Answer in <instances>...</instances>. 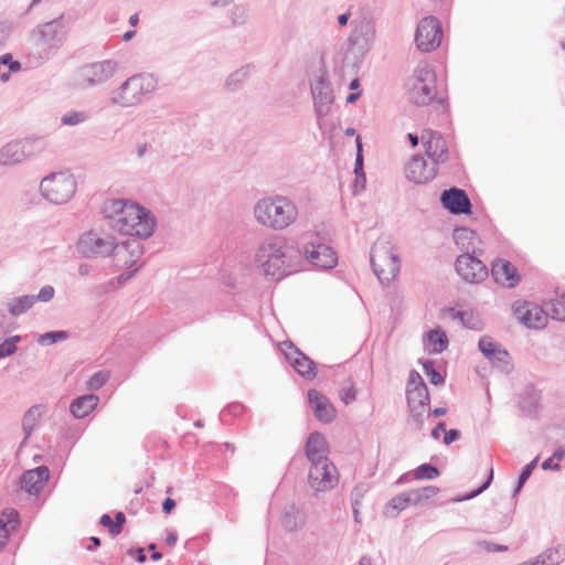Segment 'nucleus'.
Returning <instances> with one entry per match:
<instances>
[{"label": "nucleus", "instance_id": "1", "mask_svg": "<svg viewBox=\"0 0 565 565\" xmlns=\"http://www.w3.org/2000/svg\"><path fill=\"white\" fill-rule=\"evenodd\" d=\"M103 213L110 228L143 239L153 234L157 225L156 217L149 210L121 199L105 202Z\"/></svg>", "mask_w": 565, "mask_h": 565}, {"label": "nucleus", "instance_id": "2", "mask_svg": "<svg viewBox=\"0 0 565 565\" xmlns=\"http://www.w3.org/2000/svg\"><path fill=\"white\" fill-rule=\"evenodd\" d=\"M299 253L282 236L265 239L256 250L255 262L265 277L279 281L296 271Z\"/></svg>", "mask_w": 565, "mask_h": 565}, {"label": "nucleus", "instance_id": "3", "mask_svg": "<svg viewBox=\"0 0 565 565\" xmlns=\"http://www.w3.org/2000/svg\"><path fill=\"white\" fill-rule=\"evenodd\" d=\"M67 39L63 15L39 24L31 33V46L26 53V64L39 67L56 55Z\"/></svg>", "mask_w": 565, "mask_h": 565}, {"label": "nucleus", "instance_id": "4", "mask_svg": "<svg viewBox=\"0 0 565 565\" xmlns=\"http://www.w3.org/2000/svg\"><path fill=\"white\" fill-rule=\"evenodd\" d=\"M254 215L263 226L281 231L297 220L298 209L288 198L275 195L259 200L254 206Z\"/></svg>", "mask_w": 565, "mask_h": 565}, {"label": "nucleus", "instance_id": "5", "mask_svg": "<svg viewBox=\"0 0 565 565\" xmlns=\"http://www.w3.org/2000/svg\"><path fill=\"white\" fill-rule=\"evenodd\" d=\"M157 85L158 82L152 74H135L113 90L110 103L125 108L141 105L151 97Z\"/></svg>", "mask_w": 565, "mask_h": 565}, {"label": "nucleus", "instance_id": "6", "mask_svg": "<svg viewBox=\"0 0 565 565\" xmlns=\"http://www.w3.org/2000/svg\"><path fill=\"white\" fill-rule=\"evenodd\" d=\"M370 259L375 276L383 285H388L399 273V257L388 241H376L371 247Z\"/></svg>", "mask_w": 565, "mask_h": 565}, {"label": "nucleus", "instance_id": "7", "mask_svg": "<svg viewBox=\"0 0 565 565\" xmlns=\"http://www.w3.org/2000/svg\"><path fill=\"white\" fill-rule=\"evenodd\" d=\"M77 183L68 171L52 172L40 183V191L53 204L68 202L76 192Z\"/></svg>", "mask_w": 565, "mask_h": 565}, {"label": "nucleus", "instance_id": "8", "mask_svg": "<svg viewBox=\"0 0 565 565\" xmlns=\"http://www.w3.org/2000/svg\"><path fill=\"white\" fill-rule=\"evenodd\" d=\"M408 98L417 106H426L437 97L436 74L427 65L417 66L407 83Z\"/></svg>", "mask_w": 565, "mask_h": 565}, {"label": "nucleus", "instance_id": "9", "mask_svg": "<svg viewBox=\"0 0 565 565\" xmlns=\"http://www.w3.org/2000/svg\"><path fill=\"white\" fill-rule=\"evenodd\" d=\"M43 138L12 140L0 148V166L21 163L26 158L36 156L45 149Z\"/></svg>", "mask_w": 565, "mask_h": 565}, {"label": "nucleus", "instance_id": "10", "mask_svg": "<svg viewBox=\"0 0 565 565\" xmlns=\"http://www.w3.org/2000/svg\"><path fill=\"white\" fill-rule=\"evenodd\" d=\"M116 246L114 236L89 231L81 235L77 250L85 258H105L110 255L115 258Z\"/></svg>", "mask_w": 565, "mask_h": 565}, {"label": "nucleus", "instance_id": "11", "mask_svg": "<svg viewBox=\"0 0 565 565\" xmlns=\"http://www.w3.org/2000/svg\"><path fill=\"white\" fill-rule=\"evenodd\" d=\"M443 30L439 21L433 17L420 20L415 33V43L419 51L431 52L440 45Z\"/></svg>", "mask_w": 565, "mask_h": 565}, {"label": "nucleus", "instance_id": "12", "mask_svg": "<svg viewBox=\"0 0 565 565\" xmlns=\"http://www.w3.org/2000/svg\"><path fill=\"white\" fill-rule=\"evenodd\" d=\"M311 94L317 118L320 120L329 115L334 102V94L328 73L323 71L318 79L311 84Z\"/></svg>", "mask_w": 565, "mask_h": 565}, {"label": "nucleus", "instance_id": "13", "mask_svg": "<svg viewBox=\"0 0 565 565\" xmlns=\"http://www.w3.org/2000/svg\"><path fill=\"white\" fill-rule=\"evenodd\" d=\"M457 274L467 282L479 284L483 281L489 273L487 266L475 256V252L459 255L455 263Z\"/></svg>", "mask_w": 565, "mask_h": 565}, {"label": "nucleus", "instance_id": "14", "mask_svg": "<svg viewBox=\"0 0 565 565\" xmlns=\"http://www.w3.org/2000/svg\"><path fill=\"white\" fill-rule=\"evenodd\" d=\"M311 466L308 475L309 486L316 491H327L334 487L338 479L335 477V466L330 460L310 461Z\"/></svg>", "mask_w": 565, "mask_h": 565}, {"label": "nucleus", "instance_id": "15", "mask_svg": "<svg viewBox=\"0 0 565 565\" xmlns=\"http://www.w3.org/2000/svg\"><path fill=\"white\" fill-rule=\"evenodd\" d=\"M117 67V62L113 60H104L84 66L81 70L82 86L89 88L104 84L114 76Z\"/></svg>", "mask_w": 565, "mask_h": 565}, {"label": "nucleus", "instance_id": "16", "mask_svg": "<svg viewBox=\"0 0 565 565\" xmlns=\"http://www.w3.org/2000/svg\"><path fill=\"white\" fill-rule=\"evenodd\" d=\"M282 350L294 370L306 380H313L317 376V365L313 360L301 352L291 341L284 342Z\"/></svg>", "mask_w": 565, "mask_h": 565}, {"label": "nucleus", "instance_id": "17", "mask_svg": "<svg viewBox=\"0 0 565 565\" xmlns=\"http://www.w3.org/2000/svg\"><path fill=\"white\" fill-rule=\"evenodd\" d=\"M305 254L312 265L321 269H331L338 263L333 248L318 239L306 244Z\"/></svg>", "mask_w": 565, "mask_h": 565}, {"label": "nucleus", "instance_id": "18", "mask_svg": "<svg viewBox=\"0 0 565 565\" xmlns=\"http://www.w3.org/2000/svg\"><path fill=\"white\" fill-rule=\"evenodd\" d=\"M440 202L443 207L454 215L471 214L472 205L468 194L457 186L444 190Z\"/></svg>", "mask_w": 565, "mask_h": 565}, {"label": "nucleus", "instance_id": "19", "mask_svg": "<svg viewBox=\"0 0 565 565\" xmlns=\"http://www.w3.org/2000/svg\"><path fill=\"white\" fill-rule=\"evenodd\" d=\"M436 174V167L433 163L428 167L427 161L420 154L413 156L405 166L406 179L415 184L430 182Z\"/></svg>", "mask_w": 565, "mask_h": 565}, {"label": "nucleus", "instance_id": "20", "mask_svg": "<svg viewBox=\"0 0 565 565\" xmlns=\"http://www.w3.org/2000/svg\"><path fill=\"white\" fill-rule=\"evenodd\" d=\"M422 141L425 147L427 157L436 167L438 163H444L448 159V149L445 139L439 132L425 130L422 134Z\"/></svg>", "mask_w": 565, "mask_h": 565}, {"label": "nucleus", "instance_id": "21", "mask_svg": "<svg viewBox=\"0 0 565 565\" xmlns=\"http://www.w3.org/2000/svg\"><path fill=\"white\" fill-rule=\"evenodd\" d=\"M491 276L497 284L507 288H514L521 281L516 267L507 259L497 258L491 264Z\"/></svg>", "mask_w": 565, "mask_h": 565}, {"label": "nucleus", "instance_id": "22", "mask_svg": "<svg viewBox=\"0 0 565 565\" xmlns=\"http://www.w3.org/2000/svg\"><path fill=\"white\" fill-rule=\"evenodd\" d=\"M142 254L143 247L139 237L117 243L115 253L116 266H119L122 262V265L126 266L127 269L134 268Z\"/></svg>", "mask_w": 565, "mask_h": 565}, {"label": "nucleus", "instance_id": "23", "mask_svg": "<svg viewBox=\"0 0 565 565\" xmlns=\"http://www.w3.org/2000/svg\"><path fill=\"white\" fill-rule=\"evenodd\" d=\"M50 478V470L46 466H39L24 471L20 477L21 490L29 494H39Z\"/></svg>", "mask_w": 565, "mask_h": 565}, {"label": "nucleus", "instance_id": "24", "mask_svg": "<svg viewBox=\"0 0 565 565\" xmlns=\"http://www.w3.org/2000/svg\"><path fill=\"white\" fill-rule=\"evenodd\" d=\"M308 399L312 407L316 418L323 423L329 424L334 420L337 409L330 399L315 388L308 391Z\"/></svg>", "mask_w": 565, "mask_h": 565}, {"label": "nucleus", "instance_id": "25", "mask_svg": "<svg viewBox=\"0 0 565 565\" xmlns=\"http://www.w3.org/2000/svg\"><path fill=\"white\" fill-rule=\"evenodd\" d=\"M353 23L354 30L349 41L361 49L367 47L375 32L372 19L364 14L360 20H354Z\"/></svg>", "mask_w": 565, "mask_h": 565}, {"label": "nucleus", "instance_id": "26", "mask_svg": "<svg viewBox=\"0 0 565 565\" xmlns=\"http://www.w3.org/2000/svg\"><path fill=\"white\" fill-rule=\"evenodd\" d=\"M518 318L527 328H541L545 326V311L536 306L525 302L523 306L514 307Z\"/></svg>", "mask_w": 565, "mask_h": 565}, {"label": "nucleus", "instance_id": "27", "mask_svg": "<svg viewBox=\"0 0 565 565\" xmlns=\"http://www.w3.org/2000/svg\"><path fill=\"white\" fill-rule=\"evenodd\" d=\"M305 452L309 461L329 460V445L319 431L311 433L306 441Z\"/></svg>", "mask_w": 565, "mask_h": 565}, {"label": "nucleus", "instance_id": "28", "mask_svg": "<svg viewBox=\"0 0 565 565\" xmlns=\"http://www.w3.org/2000/svg\"><path fill=\"white\" fill-rule=\"evenodd\" d=\"M565 561V546L557 545L546 548L536 557L523 562L521 565H559Z\"/></svg>", "mask_w": 565, "mask_h": 565}, {"label": "nucleus", "instance_id": "29", "mask_svg": "<svg viewBox=\"0 0 565 565\" xmlns=\"http://www.w3.org/2000/svg\"><path fill=\"white\" fill-rule=\"evenodd\" d=\"M20 524V515L15 509L3 510L0 516V551L4 547L11 532Z\"/></svg>", "mask_w": 565, "mask_h": 565}, {"label": "nucleus", "instance_id": "30", "mask_svg": "<svg viewBox=\"0 0 565 565\" xmlns=\"http://www.w3.org/2000/svg\"><path fill=\"white\" fill-rule=\"evenodd\" d=\"M541 393L533 386H526L520 394V409L523 415L534 417L537 414Z\"/></svg>", "mask_w": 565, "mask_h": 565}, {"label": "nucleus", "instance_id": "31", "mask_svg": "<svg viewBox=\"0 0 565 565\" xmlns=\"http://www.w3.org/2000/svg\"><path fill=\"white\" fill-rule=\"evenodd\" d=\"M99 398L95 394L82 395L73 399L70 411L75 418H84L97 406Z\"/></svg>", "mask_w": 565, "mask_h": 565}, {"label": "nucleus", "instance_id": "32", "mask_svg": "<svg viewBox=\"0 0 565 565\" xmlns=\"http://www.w3.org/2000/svg\"><path fill=\"white\" fill-rule=\"evenodd\" d=\"M43 405H33L31 406L22 417V429L24 433V439L21 444L24 445L28 438L31 436L32 431L36 427L40 418L43 415Z\"/></svg>", "mask_w": 565, "mask_h": 565}, {"label": "nucleus", "instance_id": "33", "mask_svg": "<svg viewBox=\"0 0 565 565\" xmlns=\"http://www.w3.org/2000/svg\"><path fill=\"white\" fill-rule=\"evenodd\" d=\"M407 403L408 405L419 406L422 411L429 406V393L424 381H420V384H416L413 388H407Z\"/></svg>", "mask_w": 565, "mask_h": 565}, {"label": "nucleus", "instance_id": "34", "mask_svg": "<svg viewBox=\"0 0 565 565\" xmlns=\"http://www.w3.org/2000/svg\"><path fill=\"white\" fill-rule=\"evenodd\" d=\"M254 71L253 64H246L231 73L225 81V88L230 92H236L241 88L246 78Z\"/></svg>", "mask_w": 565, "mask_h": 565}, {"label": "nucleus", "instance_id": "35", "mask_svg": "<svg viewBox=\"0 0 565 565\" xmlns=\"http://www.w3.org/2000/svg\"><path fill=\"white\" fill-rule=\"evenodd\" d=\"M33 295H24L13 298L8 302V311L13 317H19L25 313L34 306Z\"/></svg>", "mask_w": 565, "mask_h": 565}, {"label": "nucleus", "instance_id": "36", "mask_svg": "<svg viewBox=\"0 0 565 565\" xmlns=\"http://www.w3.org/2000/svg\"><path fill=\"white\" fill-rule=\"evenodd\" d=\"M478 348L481 353L489 360H493L495 354L509 356V353L499 343L493 342L490 337H481L478 342Z\"/></svg>", "mask_w": 565, "mask_h": 565}, {"label": "nucleus", "instance_id": "37", "mask_svg": "<svg viewBox=\"0 0 565 565\" xmlns=\"http://www.w3.org/2000/svg\"><path fill=\"white\" fill-rule=\"evenodd\" d=\"M427 340L430 344L434 345L433 353H441L447 349L449 341L447 334L444 330L437 328L429 330L427 333Z\"/></svg>", "mask_w": 565, "mask_h": 565}, {"label": "nucleus", "instance_id": "38", "mask_svg": "<svg viewBox=\"0 0 565 565\" xmlns=\"http://www.w3.org/2000/svg\"><path fill=\"white\" fill-rule=\"evenodd\" d=\"M299 511L296 507L290 505L284 509L280 516L281 526L289 532L296 531L299 526Z\"/></svg>", "mask_w": 565, "mask_h": 565}, {"label": "nucleus", "instance_id": "39", "mask_svg": "<svg viewBox=\"0 0 565 565\" xmlns=\"http://www.w3.org/2000/svg\"><path fill=\"white\" fill-rule=\"evenodd\" d=\"M439 492V488L435 486H426L423 488L414 489L408 491L413 505H420L426 503L430 498L435 497Z\"/></svg>", "mask_w": 565, "mask_h": 565}, {"label": "nucleus", "instance_id": "40", "mask_svg": "<svg viewBox=\"0 0 565 565\" xmlns=\"http://www.w3.org/2000/svg\"><path fill=\"white\" fill-rule=\"evenodd\" d=\"M440 476V470L431 463H422L413 470L416 480H433Z\"/></svg>", "mask_w": 565, "mask_h": 565}, {"label": "nucleus", "instance_id": "41", "mask_svg": "<svg viewBox=\"0 0 565 565\" xmlns=\"http://www.w3.org/2000/svg\"><path fill=\"white\" fill-rule=\"evenodd\" d=\"M492 481H493V468H490L487 479L481 483L480 487H478L477 489H475L468 493L452 498L451 501L452 502H462V501L471 500V499L478 497L479 494H481L482 492H484L490 487Z\"/></svg>", "mask_w": 565, "mask_h": 565}, {"label": "nucleus", "instance_id": "42", "mask_svg": "<svg viewBox=\"0 0 565 565\" xmlns=\"http://www.w3.org/2000/svg\"><path fill=\"white\" fill-rule=\"evenodd\" d=\"M68 337V332L64 330L49 331L39 337L38 343L41 345H51L60 341H65Z\"/></svg>", "mask_w": 565, "mask_h": 565}, {"label": "nucleus", "instance_id": "43", "mask_svg": "<svg viewBox=\"0 0 565 565\" xmlns=\"http://www.w3.org/2000/svg\"><path fill=\"white\" fill-rule=\"evenodd\" d=\"M355 145H356V156H355V162H354V173L356 175V182H360L361 180L363 182H365V173L363 171V147H362V140H361L360 136H356Z\"/></svg>", "mask_w": 565, "mask_h": 565}, {"label": "nucleus", "instance_id": "44", "mask_svg": "<svg viewBox=\"0 0 565 565\" xmlns=\"http://www.w3.org/2000/svg\"><path fill=\"white\" fill-rule=\"evenodd\" d=\"M425 374L429 377V382L433 385H443L445 383V376H443L436 369L431 360H424L420 362Z\"/></svg>", "mask_w": 565, "mask_h": 565}, {"label": "nucleus", "instance_id": "45", "mask_svg": "<svg viewBox=\"0 0 565 565\" xmlns=\"http://www.w3.org/2000/svg\"><path fill=\"white\" fill-rule=\"evenodd\" d=\"M411 499L412 497H409L408 491L403 492L392 498L387 503V508H392L393 510H395L396 513L394 514V516H396L401 511L406 509L408 505L413 504V501H411Z\"/></svg>", "mask_w": 565, "mask_h": 565}, {"label": "nucleus", "instance_id": "46", "mask_svg": "<svg viewBox=\"0 0 565 565\" xmlns=\"http://www.w3.org/2000/svg\"><path fill=\"white\" fill-rule=\"evenodd\" d=\"M546 306V312L551 313L552 318L558 321L565 320V301L553 299Z\"/></svg>", "mask_w": 565, "mask_h": 565}, {"label": "nucleus", "instance_id": "47", "mask_svg": "<svg viewBox=\"0 0 565 565\" xmlns=\"http://www.w3.org/2000/svg\"><path fill=\"white\" fill-rule=\"evenodd\" d=\"M0 63L9 67L8 73H3L0 75V79L7 82L10 77V73H17L21 70V63L19 61H14L12 54L6 53L0 56Z\"/></svg>", "mask_w": 565, "mask_h": 565}, {"label": "nucleus", "instance_id": "48", "mask_svg": "<svg viewBox=\"0 0 565 565\" xmlns=\"http://www.w3.org/2000/svg\"><path fill=\"white\" fill-rule=\"evenodd\" d=\"M110 377L109 371H98L94 373L87 381V388L89 391H98L102 388Z\"/></svg>", "mask_w": 565, "mask_h": 565}, {"label": "nucleus", "instance_id": "49", "mask_svg": "<svg viewBox=\"0 0 565 565\" xmlns=\"http://www.w3.org/2000/svg\"><path fill=\"white\" fill-rule=\"evenodd\" d=\"M21 341V335H12L0 343V359L14 354L18 350L17 343Z\"/></svg>", "mask_w": 565, "mask_h": 565}, {"label": "nucleus", "instance_id": "50", "mask_svg": "<svg viewBox=\"0 0 565 565\" xmlns=\"http://www.w3.org/2000/svg\"><path fill=\"white\" fill-rule=\"evenodd\" d=\"M233 26L243 25L247 22L248 10L244 6H235L230 14Z\"/></svg>", "mask_w": 565, "mask_h": 565}, {"label": "nucleus", "instance_id": "51", "mask_svg": "<svg viewBox=\"0 0 565 565\" xmlns=\"http://www.w3.org/2000/svg\"><path fill=\"white\" fill-rule=\"evenodd\" d=\"M88 118L85 111H71L62 116L61 121L66 126H75L86 121Z\"/></svg>", "mask_w": 565, "mask_h": 565}, {"label": "nucleus", "instance_id": "52", "mask_svg": "<svg viewBox=\"0 0 565 565\" xmlns=\"http://www.w3.org/2000/svg\"><path fill=\"white\" fill-rule=\"evenodd\" d=\"M409 407V413H411V419L412 422L414 423L416 429H422L423 425H424V413L426 411V408H424L422 411V408H419V406H415V405H408Z\"/></svg>", "mask_w": 565, "mask_h": 565}, {"label": "nucleus", "instance_id": "53", "mask_svg": "<svg viewBox=\"0 0 565 565\" xmlns=\"http://www.w3.org/2000/svg\"><path fill=\"white\" fill-rule=\"evenodd\" d=\"M537 461H539V457L534 458L531 462H529L527 465H525L522 468L521 473L518 479V482H520V487H523L525 484V482L530 479V477L533 473V470L535 469V467L537 465Z\"/></svg>", "mask_w": 565, "mask_h": 565}, {"label": "nucleus", "instance_id": "54", "mask_svg": "<svg viewBox=\"0 0 565 565\" xmlns=\"http://www.w3.org/2000/svg\"><path fill=\"white\" fill-rule=\"evenodd\" d=\"M476 545L479 547H482L488 553H494V552H507L509 547L507 545L492 543L486 540H480L476 542Z\"/></svg>", "mask_w": 565, "mask_h": 565}, {"label": "nucleus", "instance_id": "55", "mask_svg": "<svg viewBox=\"0 0 565 565\" xmlns=\"http://www.w3.org/2000/svg\"><path fill=\"white\" fill-rule=\"evenodd\" d=\"M476 236H477V233L475 231L466 228V227L456 228L454 232V238L457 244H460L461 241H466V239L472 241L473 238H476Z\"/></svg>", "mask_w": 565, "mask_h": 565}, {"label": "nucleus", "instance_id": "56", "mask_svg": "<svg viewBox=\"0 0 565 565\" xmlns=\"http://www.w3.org/2000/svg\"><path fill=\"white\" fill-rule=\"evenodd\" d=\"M340 397L345 405L351 404L356 398V388L352 382L348 387H343L340 391Z\"/></svg>", "mask_w": 565, "mask_h": 565}, {"label": "nucleus", "instance_id": "57", "mask_svg": "<svg viewBox=\"0 0 565 565\" xmlns=\"http://www.w3.org/2000/svg\"><path fill=\"white\" fill-rule=\"evenodd\" d=\"M54 294H55L54 288L51 285H45L40 289V292L36 296L33 295L34 303L36 301L47 302L53 299Z\"/></svg>", "mask_w": 565, "mask_h": 565}, {"label": "nucleus", "instance_id": "58", "mask_svg": "<svg viewBox=\"0 0 565 565\" xmlns=\"http://www.w3.org/2000/svg\"><path fill=\"white\" fill-rule=\"evenodd\" d=\"M11 34V26L6 22H0V51L4 49L6 43Z\"/></svg>", "mask_w": 565, "mask_h": 565}, {"label": "nucleus", "instance_id": "59", "mask_svg": "<svg viewBox=\"0 0 565 565\" xmlns=\"http://www.w3.org/2000/svg\"><path fill=\"white\" fill-rule=\"evenodd\" d=\"M114 522H115V525H114L113 536H116V535L120 534L122 531L124 524L126 522L125 513L120 512V511L116 512Z\"/></svg>", "mask_w": 565, "mask_h": 565}, {"label": "nucleus", "instance_id": "60", "mask_svg": "<svg viewBox=\"0 0 565 565\" xmlns=\"http://www.w3.org/2000/svg\"><path fill=\"white\" fill-rule=\"evenodd\" d=\"M451 316L455 319H458L461 321V323L468 328H473L468 323V317H471V315L468 311L458 310L456 311L454 308L450 309Z\"/></svg>", "mask_w": 565, "mask_h": 565}, {"label": "nucleus", "instance_id": "61", "mask_svg": "<svg viewBox=\"0 0 565 565\" xmlns=\"http://www.w3.org/2000/svg\"><path fill=\"white\" fill-rule=\"evenodd\" d=\"M460 435H461V433L458 429L451 428L449 430H445L444 444L445 445L452 444L454 441H456L460 438Z\"/></svg>", "mask_w": 565, "mask_h": 565}, {"label": "nucleus", "instance_id": "62", "mask_svg": "<svg viewBox=\"0 0 565 565\" xmlns=\"http://www.w3.org/2000/svg\"><path fill=\"white\" fill-rule=\"evenodd\" d=\"M128 554L134 556L138 563H145L147 561V555L143 547H132L128 551Z\"/></svg>", "mask_w": 565, "mask_h": 565}, {"label": "nucleus", "instance_id": "63", "mask_svg": "<svg viewBox=\"0 0 565 565\" xmlns=\"http://www.w3.org/2000/svg\"><path fill=\"white\" fill-rule=\"evenodd\" d=\"M142 267V264H140L139 266L137 267H134V268H130L128 269L127 271L120 274L118 276V282L119 284H125L126 281H128L140 268Z\"/></svg>", "mask_w": 565, "mask_h": 565}, {"label": "nucleus", "instance_id": "64", "mask_svg": "<svg viewBox=\"0 0 565 565\" xmlns=\"http://www.w3.org/2000/svg\"><path fill=\"white\" fill-rule=\"evenodd\" d=\"M542 469L543 470H553V471H559L561 470V465L552 459V456L547 459H545L542 465H541Z\"/></svg>", "mask_w": 565, "mask_h": 565}]
</instances>
